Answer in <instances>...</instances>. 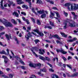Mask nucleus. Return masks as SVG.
Here are the masks:
<instances>
[{
  "mask_svg": "<svg viewBox=\"0 0 78 78\" xmlns=\"http://www.w3.org/2000/svg\"><path fill=\"white\" fill-rule=\"evenodd\" d=\"M74 6L69 3H67L65 4V6H67L68 9L69 11H72V10H76L78 9V4L74 3Z\"/></svg>",
  "mask_w": 78,
  "mask_h": 78,
  "instance_id": "f257e3e1",
  "label": "nucleus"
},
{
  "mask_svg": "<svg viewBox=\"0 0 78 78\" xmlns=\"http://www.w3.org/2000/svg\"><path fill=\"white\" fill-rule=\"evenodd\" d=\"M29 66L31 67L35 68L36 67H38V69H40L41 66V64L40 63L38 64H34L33 63H30L29 64Z\"/></svg>",
  "mask_w": 78,
  "mask_h": 78,
  "instance_id": "f03ea898",
  "label": "nucleus"
},
{
  "mask_svg": "<svg viewBox=\"0 0 78 78\" xmlns=\"http://www.w3.org/2000/svg\"><path fill=\"white\" fill-rule=\"evenodd\" d=\"M3 24H4L6 27H12L13 26L11 24V23H9L8 22V21L6 19H4V22H3Z\"/></svg>",
  "mask_w": 78,
  "mask_h": 78,
  "instance_id": "7ed1b4c3",
  "label": "nucleus"
},
{
  "mask_svg": "<svg viewBox=\"0 0 78 78\" xmlns=\"http://www.w3.org/2000/svg\"><path fill=\"white\" fill-rule=\"evenodd\" d=\"M56 51L58 53H59V52H60L62 54H66L67 53V52L66 51H64V49H62V48H61L60 49H57Z\"/></svg>",
  "mask_w": 78,
  "mask_h": 78,
  "instance_id": "20e7f679",
  "label": "nucleus"
},
{
  "mask_svg": "<svg viewBox=\"0 0 78 78\" xmlns=\"http://www.w3.org/2000/svg\"><path fill=\"white\" fill-rule=\"evenodd\" d=\"M55 37V38H56L58 39L59 40H60L61 38L59 37V36L57 34L55 35H53L52 36H50L49 37V39H52V37Z\"/></svg>",
  "mask_w": 78,
  "mask_h": 78,
  "instance_id": "39448f33",
  "label": "nucleus"
},
{
  "mask_svg": "<svg viewBox=\"0 0 78 78\" xmlns=\"http://www.w3.org/2000/svg\"><path fill=\"white\" fill-rule=\"evenodd\" d=\"M26 31L28 33L27 35H25V37L27 39H30V37H31L32 35H31V33H30V31L28 30H27Z\"/></svg>",
  "mask_w": 78,
  "mask_h": 78,
  "instance_id": "423d86ee",
  "label": "nucleus"
},
{
  "mask_svg": "<svg viewBox=\"0 0 78 78\" xmlns=\"http://www.w3.org/2000/svg\"><path fill=\"white\" fill-rule=\"evenodd\" d=\"M68 25L69 26V27H75V21H73L71 23H69Z\"/></svg>",
  "mask_w": 78,
  "mask_h": 78,
  "instance_id": "0eeeda50",
  "label": "nucleus"
},
{
  "mask_svg": "<svg viewBox=\"0 0 78 78\" xmlns=\"http://www.w3.org/2000/svg\"><path fill=\"white\" fill-rule=\"evenodd\" d=\"M15 58H16L17 60H19V62H20L21 63V64H23V65H25V63H24V62H23V61L22 60H21V59H20V58L17 57V56H15Z\"/></svg>",
  "mask_w": 78,
  "mask_h": 78,
  "instance_id": "6e6552de",
  "label": "nucleus"
},
{
  "mask_svg": "<svg viewBox=\"0 0 78 78\" xmlns=\"http://www.w3.org/2000/svg\"><path fill=\"white\" fill-rule=\"evenodd\" d=\"M33 31L34 32H36V33H37L38 34H39V35L41 36H44V34H43L42 33H41L39 31V30L37 29H35L33 30Z\"/></svg>",
  "mask_w": 78,
  "mask_h": 78,
  "instance_id": "1a4fd4ad",
  "label": "nucleus"
},
{
  "mask_svg": "<svg viewBox=\"0 0 78 78\" xmlns=\"http://www.w3.org/2000/svg\"><path fill=\"white\" fill-rule=\"evenodd\" d=\"M37 49V48L34 47V48H32L31 49V51L33 52L34 55L36 56L37 57L38 56V55H37L36 54L34 51V50H36V49Z\"/></svg>",
  "mask_w": 78,
  "mask_h": 78,
  "instance_id": "9d476101",
  "label": "nucleus"
},
{
  "mask_svg": "<svg viewBox=\"0 0 78 78\" xmlns=\"http://www.w3.org/2000/svg\"><path fill=\"white\" fill-rule=\"evenodd\" d=\"M2 58H4V62H5V64H7V63L8 62V61H9V60L8 59V58H7V57L4 55H3L2 56Z\"/></svg>",
  "mask_w": 78,
  "mask_h": 78,
  "instance_id": "9b49d317",
  "label": "nucleus"
},
{
  "mask_svg": "<svg viewBox=\"0 0 78 78\" xmlns=\"http://www.w3.org/2000/svg\"><path fill=\"white\" fill-rule=\"evenodd\" d=\"M63 25H64V29H66L67 28V21H65L63 23Z\"/></svg>",
  "mask_w": 78,
  "mask_h": 78,
  "instance_id": "f8f14e48",
  "label": "nucleus"
},
{
  "mask_svg": "<svg viewBox=\"0 0 78 78\" xmlns=\"http://www.w3.org/2000/svg\"><path fill=\"white\" fill-rule=\"evenodd\" d=\"M39 51V53L41 55H44L45 53V51L44 49H40Z\"/></svg>",
  "mask_w": 78,
  "mask_h": 78,
  "instance_id": "ddd939ff",
  "label": "nucleus"
},
{
  "mask_svg": "<svg viewBox=\"0 0 78 78\" xmlns=\"http://www.w3.org/2000/svg\"><path fill=\"white\" fill-rule=\"evenodd\" d=\"M50 17L51 19H53V16H55V14L53 12H51V11L50 12Z\"/></svg>",
  "mask_w": 78,
  "mask_h": 78,
  "instance_id": "4468645a",
  "label": "nucleus"
},
{
  "mask_svg": "<svg viewBox=\"0 0 78 78\" xmlns=\"http://www.w3.org/2000/svg\"><path fill=\"white\" fill-rule=\"evenodd\" d=\"M60 34H61L62 35V36H63V37H67V35L65 34L64 33H63L62 32H60Z\"/></svg>",
  "mask_w": 78,
  "mask_h": 78,
  "instance_id": "2eb2a0df",
  "label": "nucleus"
},
{
  "mask_svg": "<svg viewBox=\"0 0 78 78\" xmlns=\"http://www.w3.org/2000/svg\"><path fill=\"white\" fill-rule=\"evenodd\" d=\"M5 36L7 40H8L9 41V38L11 39V37L10 35H9L7 34L5 35Z\"/></svg>",
  "mask_w": 78,
  "mask_h": 78,
  "instance_id": "dca6fc26",
  "label": "nucleus"
},
{
  "mask_svg": "<svg viewBox=\"0 0 78 78\" xmlns=\"http://www.w3.org/2000/svg\"><path fill=\"white\" fill-rule=\"evenodd\" d=\"M78 73H75L71 76V77H76L78 76Z\"/></svg>",
  "mask_w": 78,
  "mask_h": 78,
  "instance_id": "f3484780",
  "label": "nucleus"
},
{
  "mask_svg": "<svg viewBox=\"0 0 78 78\" xmlns=\"http://www.w3.org/2000/svg\"><path fill=\"white\" fill-rule=\"evenodd\" d=\"M40 72H47V69L45 68H44L43 69H41Z\"/></svg>",
  "mask_w": 78,
  "mask_h": 78,
  "instance_id": "a211bd4d",
  "label": "nucleus"
},
{
  "mask_svg": "<svg viewBox=\"0 0 78 78\" xmlns=\"http://www.w3.org/2000/svg\"><path fill=\"white\" fill-rule=\"evenodd\" d=\"M37 13H39V14H42V13H44V10H43L42 11H37Z\"/></svg>",
  "mask_w": 78,
  "mask_h": 78,
  "instance_id": "6ab92c4d",
  "label": "nucleus"
},
{
  "mask_svg": "<svg viewBox=\"0 0 78 78\" xmlns=\"http://www.w3.org/2000/svg\"><path fill=\"white\" fill-rule=\"evenodd\" d=\"M12 15H15V16H16V17H19V14H18V13H17V12H14Z\"/></svg>",
  "mask_w": 78,
  "mask_h": 78,
  "instance_id": "aec40b11",
  "label": "nucleus"
},
{
  "mask_svg": "<svg viewBox=\"0 0 78 78\" xmlns=\"http://www.w3.org/2000/svg\"><path fill=\"white\" fill-rule=\"evenodd\" d=\"M38 57L39 58V59H41V60H42L43 61H44V60H45V58H44V57H43L41 55H39Z\"/></svg>",
  "mask_w": 78,
  "mask_h": 78,
  "instance_id": "412c9836",
  "label": "nucleus"
},
{
  "mask_svg": "<svg viewBox=\"0 0 78 78\" xmlns=\"http://www.w3.org/2000/svg\"><path fill=\"white\" fill-rule=\"evenodd\" d=\"M46 17V14H43L41 15V17L42 19H44V18H45Z\"/></svg>",
  "mask_w": 78,
  "mask_h": 78,
  "instance_id": "4be33fe9",
  "label": "nucleus"
},
{
  "mask_svg": "<svg viewBox=\"0 0 78 78\" xmlns=\"http://www.w3.org/2000/svg\"><path fill=\"white\" fill-rule=\"evenodd\" d=\"M8 2L9 3V4H8V5L9 7H11V5H12V3H13V2H10V1H8Z\"/></svg>",
  "mask_w": 78,
  "mask_h": 78,
  "instance_id": "5701e85b",
  "label": "nucleus"
},
{
  "mask_svg": "<svg viewBox=\"0 0 78 78\" xmlns=\"http://www.w3.org/2000/svg\"><path fill=\"white\" fill-rule=\"evenodd\" d=\"M31 10L33 12H34V13L35 14H36V15H37V13L35 12V11L34 10V8H32L31 9Z\"/></svg>",
  "mask_w": 78,
  "mask_h": 78,
  "instance_id": "b1692460",
  "label": "nucleus"
},
{
  "mask_svg": "<svg viewBox=\"0 0 78 78\" xmlns=\"http://www.w3.org/2000/svg\"><path fill=\"white\" fill-rule=\"evenodd\" d=\"M36 3H40V4H42V2L41 0H37Z\"/></svg>",
  "mask_w": 78,
  "mask_h": 78,
  "instance_id": "393cba45",
  "label": "nucleus"
},
{
  "mask_svg": "<svg viewBox=\"0 0 78 78\" xmlns=\"http://www.w3.org/2000/svg\"><path fill=\"white\" fill-rule=\"evenodd\" d=\"M14 38L15 40L16 41V43L17 44H19V41H18L17 40V38L16 37H14Z\"/></svg>",
  "mask_w": 78,
  "mask_h": 78,
  "instance_id": "a878e982",
  "label": "nucleus"
},
{
  "mask_svg": "<svg viewBox=\"0 0 78 78\" xmlns=\"http://www.w3.org/2000/svg\"><path fill=\"white\" fill-rule=\"evenodd\" d=\"M12 22L15 25H17V22L15 21V20H14V19H12Z\"/></svg>",
  "mask_w": 78,
  "mask_h": 78,
  "instance_id": "bb28decb",
  "label": "nucleus"
},
{
  "mask_svg": "<svg viewBox=\"0 0 78 78\" xmlns=\"http://www.w3.org/2000/svg\"><path fill=\"white\" fill-rule=\"evenodd\" d=\"M34 41L35 42L36 44H37L38 42H40V41L38 39H36Z\"/></svg>",
  "mask_w": 78,
  "mask_h": 78,
  "instance_id": "cd10ccee",
  "label": "nucleus"
},
{
  "mask_svg": "<svg viewBox=\"0 0 78 78\" xmlns=\"http://www.w3.org/2000/svg\"><path fill=\"white\" fill-rule=\"evenodd\" d=\"M51 76L52 78H55V77L56 78V77L57 76H58L56 75H55V74H52L51 75Z\"/></svg>",
  "mask_w": 78,
  "mask_h": 78,
  "instance_id": "c85d7f7f",
  "label": "nucleus"
},
{
  "mask_svg": "<svg viewBox=\"0 0 78 78\" xmlns=\"http://www.w3.org/2000/svg\"><path fill=\"white\" fill-rule=\"evenodd\" d=\"M55 13L56 14L57 17L59 18L60 17V15H59V13H58V12H56Z\"/></svg>",
  "mask_w": 78,
  "mask_h": 78,
  "instance_id": "c756f323",
  "label": "nucleus"
},
{
  "mask_svg": "<svg viewBox=\"0 0 78 78\" xmlns=\"http://www.w3.org/2000/svg\"><path fill=\"white\" fill-rule=\"evenodd\" d=\"M0 54H5V55H6V52H5V51H2L1 52H0Z\"/></svg>",
  "mask_w": 78,
  "mask_h": 78,
  "instance_id": "7c9ffc66",
  "label": "nucleus"
},
{
  "mask_svg": "<svg viewBox=\"0 0 78 78\" xmlns=\"http://www.w3.org/2000/svg\"><path fill=\"white\" fill-rule=\"evenodd\" d=\"M62 63L61 62H59L58 63V65L60 67H61V66H62Z\"/></svg>",
  "mask_w": 78,
  "mask_h": 78,
  "instance_id": "2f4dec72",
  "label": "nucleus"
},
{
  "mask_svg": "<svg viewBox=\"0 0 78 78\" xmlns=\"http://www.w3.org/2000/svg\"><path fill=\"white\" fill-rule=\"evenodd\" d=\"M45 59L46 60L48 61H50V58L48 57H46Z\"/></svg>",
  "mask_w": 78,
  "mask_h": 78,
  "instance_id": "473e14b6",
  "label": "nucleus"
},
{
  "mask_svg": "<svg viewBox=\"0 0 78 78\" xmlns=\"http://www.w3.org/2000/svg\"><path fill=\"white\" fill-rule=\"evenodd\" d=\"M20 68H21L22 69H23V70H25V66H20Z\"/></svg>",
  "mask_w": 78,
  "mask_h": 78,
  "instance_id": "72a5a7b5",
  "label": "nucleus"
},
{
  "mask_svg": "<svg viewBox=\"0 0 78 78\" xmlns=\"http://www.w3.org/2000/svg\"><path fill=\"white\" fill-rule=\"evenodd\" d=\"M14 75L13 74H10L9 75V76L10 78H12V77H13V76H14Z\"/></svg>",
  "mask_w": 78,
  "mask_h": 78,
  "instance_id": "f704fd0d",
  "label": "nucleus"
},
{
  "mask_svg": "<svg viewBox=\"0 0 78 78\" xmlns=\"http://www.w3.org/2000/svg\"><path fill=\"white\" fill-rule=\"evenodd\" d=\"M66 65L69 69H71V70H72V66L71 65H69L68 64H67Z\"/></svg>",
  "mask_w": 78,
  "mask_h": 78,
  "instance_id": "c9c22d12",
  "label": "nucleus"
},
{
  "mask_svg": "<svg viewBox=\"0 0 78 78\" xmlns=\"http://www.w3.org/2000/svg\"><path fill=\"white\" fill-rule=\"evenodd\" d=\"M16 20L17 21L18 20L19 23H20V24H22V22L19 19H17Z\"/></svg>",
  "mask_w": 78,
  "mask_h": 78,
  "instance_id": "e433bc0d",
  "label": "nucleus"
},
{
  "mask_svg": "<svg viewBox=\"0 0 78 78\" xmlns=\"http://www.w3.org/2000/svg\"><path fill=\"white\" fill-rule=\"evenodd\" d=\"M37 23L38 25H41V22H40V20H37Z\"/></svg>",
  "mask_w": 78,
  "mask_h": 78,
  "instance_id": "4c0bfd02",
  "label": "nucleus"
},
{
  "mask_svg": "<svg viewBox=\"0 0 78 78\" xmlns=\"http://www.w3.org/2000/svg\"><path fill=\"white\" fill-rule=\"evenodd\" d=\"M67 42H72L73 41V40H72V39H69V40H67Z\"/></svg>",
  "mask_w": 78,
  "mask_h": 78,
  "instance_id": "58836bf2",
  "label": "nucleus"
},
{
  "mask_svg": "<svg viewBox=\"0 0 78 78\" xmlns=\"http://www.w3.org/2000/svg\"><path fill=\"white\" fill-rule=\"evenodd\" d=\"M74 18H73L74 20H75V19H76L78 18V16H77V15H74Z\"/></svg>",
  "mask_w": 78,
  "mask_h": 78,
  "instance_id": "ea45409f",
  "label": "nucleus"
},
{
  "mask_svg": "<svg viewBox=\"0 0 78 78\" xmlns=\"http://www.w3.org/2000/svg\"><path fill=\"white\" fill-rule=\"evenodd\" d=\"M56 59L57 61V62H58V58H54L53 59V61H55Z\"/></svg>",
  "mask_w": 78,
  "mask_h": 78,
  "instance_id": "a19ab883",
  "label": "nucleus"
},
{
  "mask_svg": "<svg viewBox=\"0 0 78 78\" xmlns=\"http://www.w3.org/2000/svg\"><path fill=\"white\" fill-rule=\"evenodd\" d=\"M30 77V78H36V76L35 75H32Z\"/></svg>",
  "mask_w": 78,
  "mask_h": 78,
  "instance_id": "79ce46f5",
  "label": "nucleus"
},
{
  "mask_svg": "<svg viewBox=\"0 0 78 78\" xmlns=\"http://www.w3.org/2000/svg\"><path fill=\"white\" fill-rule=\"evenodd\" d=\"M4 27L3 26H0V30H4Z\"/></svg>",
  "mask_w": 78,
  "mask_h": 78,
  "instance_id": "37998d69",
  "label": "nucleus"
},
{
  "mask_svg": "<svg viewBox=\"0 0 78 78\" xmlns=\"http://www.w3.org/2000/svg\"><path fill=\"white\" fill-rule=\"evenodd\" d=\"M64 12L65 16L66 17H67V16H68V14H67V13L65 12Z\"/></svg>",
  "mask_w": 78,
  "mask_h": 78,
  "instance_id": "c03bdc74",
  "label": "nucleus"
},
{
  "mask_svg": "<svg viewBox=\"0 0 78 78\" xmlns=\"http://www.w3.org/2000/svg\"><path fill=\"white\" fill-rule=\"evenodd\" d=\"M26 21L27 22V24L28 25V24H30V22H29V20H26Z\"/></svg>",
  "mask_w": 78,
  "mask_h": 78,
  "instance_id": "a18cd8bd",
  "label": "nucleus"
},
{
  "mask_svg": "<svg viewBox=\"0 0 78 78\" xmlns=\"http://www.w3.org/2000/svg\"><path fill=\"white\" fill-rule=\"evenodd\" d=\"M49 3L51 4H54V2L53 1H50Z\"/></svg>",
  "mask_w": 78,
  "mask_h": 78,
  "instance_id": "49530a36",
  "label": "nucleus"
},
{
  "mask_svg": "<svg viewBox=\"0 0 78 78\" xmlns=\"http://www.w3.org/2000/svg\"><path fill=\"white\" fill-rule=\"evenodd\" d=\"M24 3V2H20L19 3H18V4H19V5H21V4H23Z\"/></svg>",
  "mask_w": 78,
  "mask_h": 78,
  "instance_id": "de8ad7c7",
  "label": "nucleus"
},
{
  "mask_svg": "<svg viewBox=\"0 0 78 78\" xmlns=\"http://www.w3.org/2000/svg\"><path fill=\"white\" fill-rule=\"evenodd\" d=\"M28 3L29 5L30 8H31V2H29Z\"/></svg>",
  "mask_w": 78,
  "mask_h": 78,
  "instance_id": "09e8293b",
  "label": "nucleus"
},
{
  "mask_svg": "<svg viewBox=\"0 0 78 78\" xmlns=\"http://www.w3.org/2000/svg\"><path fill=\"white\" fill-rule=\"evenodd\" d=\"M21 14H23V15H24V16H26V13H25L24 12H21Z\"/></svg>",
  "mask_w": 78,
  "mask_h": 78,
  "instance_id": "8fccbe9b",
  "label": "nucleus"
},
{
  "mask_svg": "<svg viewBox=\"0 0 78 78\" xmlns=\"http://www.w3.org/2000/svg\"><path fill=\"white\" fill-rule=\"evenodd\" d=\"M49 71L50 72H54V70L51 69H49Z\"/></svg>",
  "mask_w": 78,
  "mask_h": 78,
  "instance_id": "3c124183",
  "label": "nucleus"
},
{
  "mask_svg": "<svg viewBox=\"0 0 78 78\" xmlns=\"http://www.w3.org/2000/svg\"><path fill=\"white\" fill-rule=\"evenodd\" d=\"M62 58L65 61H66L67 60V59H66V58L65 57H64V56H62Z\"/></svg>",
  "mask_w": 78,
  "mask_h": 78,
  "instance_id": "603ef678",
  "label": "nucleus"
},
{
  "mask_svg": "<svg viewBox=\"0 0 78 78\" xmlns=\"http://www.w3.org/2000/svg\"><path fill=\"white\" fill-rule=\"evenodd\" d=\"M50 23L52 26H54V24H53V23L51 22L50 21Z\"/></svg>",
  "mask_w": 78,
  "mask_h": 78,
  "instance_id": "864d4df0",
  "label": "nucleus"
},
{
  "mask_svg": "<svg viewBox=\"0 0 78 78\" xmlns=\"http://www.w3.org/2000/svg\"><path fill=\"white\" fill-rule=\"evenodd\" d=\"M52 9H56V10H57V11H58V9H57V8L55 7H53Z\"/></svg>",
  "mask_w": 78,
  "mask_h": 78,
  "instance_id": "5fc2aeb1",
  "label": "nucleus"
},
{
  "mask_svg": "<svg viewBox=\"0 0 78 78\" xmlns=\"http://www.w3.org/2000/svg\"><path fill=\"white\" fill-rule=\"evenodd\" d=\"M22 2V0H17V2L18 3L17 4H18V3H19L20 2Z\"/></svg>",
  "mask_w": 78,
  "mask_h": 78,
  "instance_id": "6e6d98bb",
  "label": "nucleus"
},
{
  "mask_svg": "<svg viewBox=\"0 0 78 78\" xmlns=\"http://www.w3.org/2000/svg\"><path fill=\"white\" fill-rule=\"evenodd\" d=\"M3 1H2L1 2V6H3Z\"/></svg>",
  "mask_w": 78,
  "mask_h": 78,
  "instance_id": "4d7b16f0",
  "label": "nucleus"
},
{
  "mask_svg": "<svg viewBox=\"0 0 78 78\" xmlns=\"http://www.w3.org/2000/svg\"><path fill=\"white\" fill-rule=\"evenodd\" d=\"M45 41H46V42H48V43H50L51 42L50 41L48 40H45Z\"/></svg>",
  "mask_w": 78,
  "mask_h": 78,
  "instance_id": "13d9d810",
  "label": "nucleus"
},
{
  "mask_svg": "<svg viewBox=\"0 0 78 78\" xmlns=\"http://www.w3.org/2000/svg\"><path fill=\"white\" fill-rule=\"evenodd\" d=\"M26 6L27 5H23L22 6V7L23 8H25V7H26Z\"/></svg>",
  "mask_w": 78,
  "mask_h": 78,
  "instance_id": "bf43d9fd",
  "label": "nucleus"
},
{
  "mask_svg": "<svg viewBox=\"0 0 78 78\" xmlns=\"http://www.w3.org/2000/svg\"><path fill=\"white\" fill-rule=\"evenodd\" d=\"M5 32H3L0 33V34L1 35H3L4 34H5Z\"/></svg>",
  "mask_w": 78,
  "mask_h": 78,
  "instance_id": "052dcab7",
  "label": "nucleus"
},
{
  "mask_svg": "<svg viewBox=\"0 0 78 78\" xmlns=\"http://www.w3.org/2000/svg\"><path fill=\"white\" fill-rule=\"evenodd\" d=\"M32 20L34 23H35V20L34 19H33V18H32Z\"/></svg>",
  "mask_w": 78,
  "mask_h": 78,
  "instance_id": "680f3d73",
  "label": "nucleus"
},
{
  "mask_svg": "<svg viewBox=\"0 0 78 78\" xmlns=\"http://www.w3.org/2000/svg\"><path fill=\"white\" fill-rule=\"evenodd\" d=\"M71 13L73 16H75V13L74 12H72Z\"/></svg>",
  "mask_w": 78,
  "mask_h": 78,
  "instance_id": "e2e57ef3",
  "label": "nucleus"
},
{
  "mask_svg": "<svg viewBox=\"0 0 78 78\" xmlns=\"http://www.w3.org/2000/svg\"><path fill=\"white\" fill-rule=\"evenodd\" d=\"M56 42H57V44H59L60 41H59L58 40H57L56 41Z\"/></svg>",
  "mask_w": 78,
  "mask_h": 78,
  "instance_id": "0e129e2a",
  "label": "nucleus"
},
{
  "mask_svg": "<svg viewBox=\"0 0 78 78\" xmlns=\"http://www.w3.org/2000/svg\"><path fill=\"white\" fill-rule=\"evenodd\" d=\"M22 18L23 20L24 21H26V20H26V19H25V17H22Z\"/></svg>",
  "mask_w": 78,
  "mask_h": 78,
  "instance_id": "69168bd1",
  "label": "nucleus"
},
{
  "mask_svg": "<svg viewBox=\"0 0 78 78\" xmlns=\"http://www.w3.org/2000/svg\"><path fill=\"white\" fill-rule=\"evenodd\" d=\"M70 59H72V57H71L70 56H69L68 57V60H69Z\"/></svg>",
  "mask_w": 78,
  "mask_h": 78,
  "instance_id": "338daca9",
  "label": "nucleus"
},
{
  "mask_svg": "<svg viewBox=\"0 0 78 78\" xmlns=\"http://www.w3.org/2000/svg\"><path fill=\"white\" fill-rule=\"evenodd\" d=\"M8 4H4V7H7V6H8Z\"/></svg>",
  "mask_w": 78,
  "mask_h": 78,
  "instance_id": "774afa93",
  "label": "nucleus"
}]
</instances>
